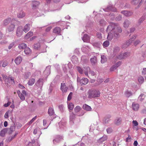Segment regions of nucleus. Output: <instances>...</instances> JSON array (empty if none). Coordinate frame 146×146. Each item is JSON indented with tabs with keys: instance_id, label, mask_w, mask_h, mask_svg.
I'll return each instance as SVG.
<instances>
[{
	"instance_id": "obj_8",
	"label": "nucleus",
	"mask_w": 146,
	"mask_h": 146,
	"mask_svg": "<svg viewBox=\"0 0 146 146\" xmlns=\"http://www.w3.org/2000/svg\"><path fill=\"white\" fill-rule=\"evenodd\" d=\"M15 25L11 23L10 25L8 26L6 30V33L13 32L15 28Z\"/></svg>"
},
{
	"instance_id": "obj_2",
	"label": "nucleus",
	"mask_w": 146,
	"mask_h": 146,
	"mask_svg": "<svg viewBox=\"0 0 146 146\" xmlns=\"http://www.w3.org/2000/svg\"><path fill=\"white\" fill-rule=\"evenodd\" d=\"M100 92L96 90H90L88 92L89 98L98 97L100 96Z\"/></svg>"
},
{
	"instance_id": "obj_54",
	"label": "nucleus",
	"mask_w": 146,
	"mask_h": 146,
	"mask_svg": "<svg viewBox=\"0 0 146 146\" xmlns=\"http://www.w3.org/2000/svg\"><path fill=\"white\" fill-rule=\"evenodd\" d=\"M107 139V137L106 136H104L101 138L100 139L101 141H104L106 140Z\"/></svg>"
},
{
	"instance_id": "obj_26",
	"label": "nucleus",
	"mask_w": 146,
	"mask_h": 146,
	"mask_svg": "<svg viewBox=\"0 0 146 146\" xmlns=\"http://www.w3.org/2000/svg\"><path fill=\"white\" fill-rule=\"evenodd\" d=\"M61 29L59 27H56L53 30V32L55 33L60 34V32Z\"/></svg>"
},
{
	"instance_id": "obj_20",
	"label": "nucleus",
	"mask_w": 146,
	"mask_h": 146,
	"mask_svg": "<svg viewBox=\"0 0 146 146\" xmlns=\"http://www.w3.org/2000/svg\"><path fill=\"white\" fill-rule=\"evenodd\" d=\"M48 113L50 116L53 115L54 113V111L53 108L51 107H49Z\"/></svg>"
},
{
	"instance_id": "obj_9",
	"label": "nucleus",
	"mask_w": 146,
	"mask_h": 146,
	"mask_svg": "<svg viewBox=\"0 0 146 146\" xmlns=\"http://www.w3.org/2000/svg\"><path fill=\"white\" fill-rule=\"evenodd\" d=\"M11 21V18H7L4 19L2 23V25L3 26H6Z\"/></svg>"
},
{
	"instance_id": "obj_56",
	"label": "nucleus",
	"mask_w": 146,
	"mask_h": 146,
	"mask_svg": "<svg viewBox=\"0 0 146 146\" xmlns=\"http://www.w3.org/2000/svg\"><path fill=\"white\" fill-rule=\"evenodd\" d=\"M78 72L82 74L83 73V70L82 68L79 66L77 67Z\"/></svg>"
},
{
	"instance_id": "obj_59",
	"label": "nucleus",
	"mask_w": 146,
	"mask_h": 146,
	"mask_svg": "<svg viewBox=\"0 0 146 146\" xmlns=\"http://www.w3.org/2000/svg\"><path fill=\"white\" fill-rule=\"evenodd\" d=\"M122 17L121 15H119L117 17L115 18V20L117 21H119L121 20Z\"/></svg>"
},
{
	"instance_id": "obj_3",
	"label": "nucleus",
	"mask_w": 146,
	"mask_h": 146,
	"mask_svg": "<svg viewBox=\"0 0 146 146\" xmlns=\"http://www.w3.org/2000/svg\"><path fill=\"white\" fill-rule=\"evenodd\" d=\"M130 55V53L129 52H125L123 53H120L117 55L116 56L115 58L119 60H122L129 57Z\"/></svg>"
},
{
	"instance_id": "obj_50",
	"label": "nucleus",
	"mask_w": 146,
	"mask_h": 146,
	"mask_svg": "<svg viewBox=\"0 0 146 146\" xmlns=\"http://www.w3.org/2000/svg\"><path fill=\"white\" fill-rule=\"evenodd\" d=\"M109 45V42L108 41H105L103 43V45L104 47H107Z\"/></svg>"
},
{
	"instance_id": "obj_42",
	"label": "nucleus",
	"mask_w": 146,
	"mask_h": 146,
	"mask_svg": "<svg viewBox=\"0 0 146 146\" xmlns=\"http://www.w3.org/2000/svg\"><path fill=\"white\" fill-rule=\"evenodd\" d=\"M68 108L69 110H72L74 108V105L72 103H70L68 105Z\"/></svg>"
},
{
	"instance_id": "obj_62",
	"label": "nucleus",
	"mask_w": 146,
	"mask_h": 146,
	"mask_svg": "<svg viewBox=\"0 0 146 146\" xmlns=\"http://www.w3.org/2000/svg\"><path fill=\"white\" fill-rule=\"evenodd\" d=\"M106 131L108 133H111L112 131V130L111 128H108L107 129Z\"/></svg>"
},
{
	"instance_id": "obj_35",
	"label": "nucleus",
	"mask_w": 146,
	"mask_h": 146,
	"mask_svg": "<svg viewBox=\"0 0 146 146\" xmlns=\"http://www.w3.org/2000/svg\"><path fill=\"white\" fill-rule=\"evenodd\" d=\"M125 95L127 97H129L132 95V93L131 91L127 90L125 92Z\"/></svg>"
},
{
	"instance_id": "obj_5",
	"label": "nucleus",
	"mask_w": 146,
	"mask_h": 146,
	"mask_svg": "<svg viewBox=\"0 0 146 146\" xmlns=\"http://www.w3.org/2000/svg\"><path fill=\"white\" fill-rule=\"evenodd\" d=\"M144 0H132L131 3L133 5L137 6V7L139 8L141 5Z\"/></svg>"
},
{
	"instance_id": "obj_47",
	"label": "nucleus",
	"mask_w": 146,
	"mask_h": 146,
	"mask_svg": "<svg viewBox=\"0 0 146 146\" xmlns=\"http://www.w3.org/2000/svg\"><path fill=\"white\" fill-rule=\"evenodd\" d=\"M100 45V43L99 42H95L93 43V46L95 47H99Z\"/></svg>"
},
{
	"instance_id": "obj_34",
	"label": "nucleus",
	"mask_w": 146,
	"mask_h": 146,
	"mask_svg": "<svg viewBox=\"0 0 146 146\" xmlns=\"http://www.w3.org/2000/svg\"><path fill=\"white\" fill-rule=\"evenodd\" d=\"M101 62L102 63H104L107 61V59L106 56L104 55L101 56Z\"/></svg>"
},
{
	"instance_id": "obj_1",
	"label": "nucleus",
	"mask_w": 146,
	"mask_h": 146,
	"mask_svg": "<svg viewBox=\"0 0 146 146\" xmlns=\"http://www.w3.org/2000/svg\"><path fill=\"white\" fill-rule=\"evenodd\" d=\"M106 31L107 32H112L114 37L118 38L120 36L119 33H121L122 30L118 24L112 23L108 27Z\"/></svg>"
},
{
	"instance_id": "obj_48",
	"label": "nucleus",
	"mask_w": 146,
	"mask_h": 146,
	"mask_svg": "<svg viewBox=\"0 0 146 146\" xmlns=\"http://www.w3.org/2000/svg\"><path fill=\"white\" fill-rule=\"evenodd\" d=\"M15 44V42H13L10 43L8 47V49L10 50L14 46Z\"/></svg>"
},
{
	"instance_id": "obj_44",
	"label": "nucleus",
	"mask_w": 146,
	"mask_h": 146,
	"mask_svg": "<svg viewBox=\"0 0 146 146\" xmlns=\"http://www.w3.org/2000/svg\"><path fill=\"white\" fill-rule=\"evenodd\" d=\"M6 132V130L4 129L2 130L0 132V135L1 136L3 137L5 134Z\"/></svg>"
},
{
	"instance_id": "obj_55",
	"label": "nucleus",
	"mask_w": 146,
	"mask_h": 146,
	"mask_svg": "<svg viewBox=\"0 0 146 146\" xmlns=\"http://www.w3.org/2000/svg\"><path fill=\"white\" fill-rule=\"evenodd\" d=\"M117 68L114 65H113L110 69V71H113L117 69Z\"/></svg>"
},
{
	"instance_id": "obj_31",
	"label": "nucleus",
	"mask_w": 146,
	"mask_h": 146,
	"mask_svg": "<svg viewBox=\"0 0 146 146\" xmlns=\"http://www.w3.org/2000/svg\"><path fill=\"white\" fill-rule=\"evenodd\" d=\"M146 18V13H144L143 16L138 21V23L140 24Z\"/></svg>"
},
{
	"instance_id": "obj_4",
	"label": "nucleus",
	"mask_w": 146,
	"mask_h": 146,
	"mask_svg": "<svg viewBox=\"0 0 146 146\" xmlns=\"http://www.w3.org/2000/svg\"><path fill=\"white\" fill-rule=\"evenodd\" d=\"M17 93L19 97L22 101L25 100V96L27 95V93L25 90H23L22 92V93H21L19 90H18Z\"/></svg>"
},
{
	"instance_id": "obj_18",
	"label": "nucleus",
	"mask_w": 146,
	"mask_h": 146,
	"mask_svg": "<svg viewBox=\"0 0 146 146\" xmlns=\"http://www.w3.org/2000/svg\"><path fill=\"white\" fill-rule=\"evenodd\" d=\"M40 4V2L39 1H33L32 8L34 9L36 8Z\"/></svg>"
},
{
	"instance_id": "obj_60",
	"label": "nucleus",
	"mask_w": 146,
	"mask_h": 146,
	"mask_svg": "<svg viewBox=\"0 0 146 146\" xmlns=\"http://www.w3.org/2000/svg\"><path fill=\"white\" fill-rule=\"evenodd\" d=\"M75 118V115L73 113H72L70 114V119H71L72 120L73 119Z\"/></svg>"
},
{
	"instance_id": "obj_61",
	"label": "nucleus",
	"mask_w": 146,
	"mask_h": 146,
	"mask_svg": "<svg viewBox=\"0 0 146 146\" xmlns=\"http://www.w3.org/2000/svg\"><path fill=\"white\" fill-rule=\"evenodd\" d=\"M8 64V62H7V61H4L2 66L3 67H5Z\"/></svg>"
},
{
	"instance_id": "obj_38",
	"label": "nucleus",
	"mask_w": 146,
	"mask_h": 146,
	"mask_svg": "<svg viewBox=\"0 0 146 146\" xmlns=\"http://www.w3.org/2000/svg\"><path fill=\"white\" fill-rule=\"evenodd\" d=\"M40 47V44L39 43L35 44L34 45L33 48L36 50L39 49Z\"/></svg>"
},
{
	"instance_id": "obj_21",
	"label": "nucleus",
	"mask_w": 146,
	"mask_h": 146,
	"mask_svg": "<svg viewBox=\"0 0 146 146\" xmlns=\"http://www.w3.org/2000/svg\"><path fill=\"white\" fill-rule=\"evenodd\" d=\"M130 21L127 19L125 20L123 23V27L125 28H127L130 24Z\"/></svg>"
},
{
	"instance_id": "obj_14",
	"label": "nucleus",
	"mask_w": 146,
	"mask_h": 146,
	"mask_svg": "<svg viewBox=\"0 0 146 146\" xmlns=\"http://www.w3.org/2000/svg\"><path fill=\"white\" fill-rule=\"evenodd\" d=\"M82 39L84 42H88L90 41V37L88 35L85 34L82 37Z\"/></svg>"
},
{
	"instance_id": "obj_45",
	"label": "nucleus",
	"mask_w": 146,
	"mask_h": 146,
	"mask_svg": "<svg viewBox=\"0 0 146 146\" xmlns=\"http://www.w3.org/2000/svg\"><path fill=\"white\" fill-rule=\"evenodd\" d=\"M81 109V108L80 106H77L74 108V110L75 112H78L80 111Z\"/></svg>"
},
{
	"instance_id": "obj_46",
	"label": "nucleus",
	"mask_w": 146,
	"mask_h": 146,
	"mask_svg": "<svg viewBox=\"0 0 146 146\" xmlns=\"http://www.w3.org/2000/svg\"><path fill=\"white\" fill-rule=\"evenodd\" d=\"M68 66L66 64L65 65H62V68L63 70L65 72H66L68 70L67 67Z\"/></svg>"
},
{
	"instance_id": "obj_33",
	"label": "nucleus",
	"mask_w": 146,
	"mask_h": 146,
	"mask_svg": "<svg viewBox=\"0 0 146 146\" xmlns=\"http://www.w3.org/2000/svg\"><path fill=\"white\" fill-rule=\"evenodd\" d=\"M27 45L25 43H21L18 46V47L20 49H22L25 48H26Z\"/></svg>"
},
{
	"instance_id": "obj_15",
	"label": "nucleus",
	"mask_w": 146,
	"mask_h": 146,
	"mask_svg": "<svg viewBox=\"0 0 146 146\" xmlns=\"http://www.w3.org/2000/svg\"><path fill=\"white\" fill-rule=\"evenodd\" d=\"M43 84V80L42 79H40L36 82L35 84L38 87L40 88H42Z\"/></svg>"
},
{
	"instance_id": "obj_17",
	"label": "nucleus",
	"mask_w": 146,
	"mask_h": 146,
	"mask_svg": "<svg viewBox=\"0 0 146 146\" xmlns=\"http://www.w3.org/2000/svg\"><path fill=\"white\" fill-rule=\"evenodd\" d=\"M31 27V25L30 24L28 23L26 24L24 27L23 29L24 32L25 33L29 31Z\"/></svg>"
},
{
	"instance_id": "obj_22",
	"label": "nucleus",
	"mask_w": 146,
	"mask_h": 146,
	"mask_svg": "<svg viewBox=\"0 0 146 146\" xmlns=\"http://www.w3.org/2000/svg\"><path fill=\"white\" fill-rule=\"evenodd\" d=\"M121 13L127 17L130 16L132 14L131 12L127 11H122Z\"/></svg>"
},
{
	"instance_id": "obj_37",
	"label": "nucleus",
	"mask_w": 146,
	"mask_h": 146,
	"mask_svg": "<svg viewBox=\"0 0 146 146\" xmlns=\"http://www.w3.org/2000/svg\"><path fill=\"white\" fill-rule=\"evenodd\" d=\"M106 22L103 19L100 20L99 22V24L100 26H104L106 23Z\"/></svg>"
},
{
	"instance_id": "obj_16",
	"label": "nucleus",
	"mask_w": 146,
	"mask_h": 146,
	"mask_svg": "<svg viewBox=\"0 0 146 146\" xmlns=\"http://www.w3.org/2000/svg\"><path fill=\"white\" fill-rule=\"evenodd\" d=\"M139 108V105L137 103L135 102L133 103L132 104V108L135 111H137Z\"/></svg>"
},
{
	"instance_id": "obj_64",
	"label": "nucleus",
	"mask_w": 146,
	"mask_h": 146,
	"mask_svg": "<svg viewBox=\"0 0 146 146\" xmlns=\"http://www.w3.org/2000/svg\"><path fill=\"white\" fill-rule=\"evenodd\" d=\"M9 111H7L5 113V115L4 117L5 118H7L9 117Z\"/></svg>"
},
{
	"instance_id": "obj_41",
	"label": "nucleus",
	"mask_w": 146,
	"mask_h": 146,
	"mask_svg": "<svg viewBox=\"0 0 146 146\" xmlns=\"http://www.w3.org/2000/svg\"><path fill=\"white\" fill-rule=\"evenodd\" d=\"M138 80L140 84H142L144 82V79L142 76H139L138 77Z\"/></svg>"
},
{
	"instance_id": "obj_53",
	"label": "nucleus",
	"mask_w": 146,
	"mask_h": 146,
	"mask_svg": "<svg viewBox=\"0 0 146 146\" xmlns=\"http://www.w3.org/2000/svg\"><path fill=\"white\" fill-rule=\"evenodd\" d=\"M122 62L121 61H119L115 64L114 65L117 68L120 66Z\"/></svg>"
},
{
	"instance_id": "obj_10",
	"label": "nucleus",
	"mask_w": 146,
	"mask_h": 146,
	"mask_svg": "<svg viewBox=\"0 0 146 146\" xmlns=\"http://www.w3.org/2000/svg\"><path fill=\"white\" fill-rule=\"evenodd\" d=\"M27 146H40L39 141L37 140L36 142L35 140L33 139L32 140L31 143L30 142Z\"/></svg>"
},
{
	"instance_id": "obj_6",
	"label": "nucleus",
	"mask_w": 146,
	"mask_h": 146,
	"mask_svg": "<svg viewBox=\"0 0 146 146\" xmlns=\"http://www.w3.org/2000/svg\"><path fill=\"white\" fill-rule=\"evenodd\" d=\"M77 82L78 83H79L81 85H82L83 84H87L88 82V80L87 78H84L80 79V78L78 77Z\"/></svg>"
},
{
	"instance_id": "obj_30",
	"label": "nucleus",
	"mask_w": 146,
	"mask_h": 146,
	"mask_svg": "<svg viewBox=\"0 0 146 146\" xmlns=\"http://www.w3.org/2000/svg\"><path fill=\"white\" fill-rule=\"evenodd\" d=\"M120 48L117 46L115 47L113 50V53L114 55H115L120 51Z\"/></svg>"
},
{
	"instance_id": "obj_25",
	"label": "nucleus",
	"mask_w": 146,
	"mask_h": 146,
	"mask_svg": "<svg viewBox=\"0 0 146 146\" xmlns=\"http://www.w3.org/2000/svg\"><path fill=\"white\" fill-rule=\"evenodd\" d=\"M137 36L136 35H134L129 40H127V42L128 43V44L129 45L132 43V42L134 40L136 37Z\"/></svg>"
},
{
	"instance_id": "obj_40",
	"label": "nucleus",
	"mask_w": 146,
	"mask_h": 146,
	"mask_svg": "<svg viewBox=\"0 0 146 146\" xmlns=\"http://www.w3.org/2000/svg\"><path fill=\"white\" fill-rule=\"evenodd\" d=\"M33 35V33L31 31H30L26 35L25 37L26 38H28L30 37H31Z\"/></svg>"
},
{
	"instance_id": "obj_27",
	"label": "nucleus",
	"mask_w": 146,
	"mask_h": 146,
	"mask_svg": "<svg viewBox=\"0 0 146 146\" xmlns=\"http://www.w3.org/2000/svg\"><path fill=\"white\" fill-rule=\"evenodd\" d=\"M25 13L22 11H20L17 14V17L19 18H21L25 16Z\"/></svg>"
},
{
	"instance_id": "obj_32",
	"label": "nucleus",
	"mask_w": 146,
	"mask_h": 146,
	"mask_svg": "<svg viewBox=\"0 0 146 146\" xmlns=\"http://www.w3.org/2000/svg\"><path fill=\"white\" fill-rule=\"evenodd\" d=\"M24 52L26 54L29 55L31 53V49L29 47H26L25 49Z\"/></svg>"
},
{
	"instance_id": "obj_43",
	"label": "nucleus",
	"mask_w": 146,
	"mask_h": 146,
	"mask_svg": "<svg viewBox=\"0 0 146 146\" xmlns=\"http://www.w3.org/2000/svg\"><path fill=\"white\" fill-rule=\"evenodd\" d=\"M15 129V124H13L10 128V129L11 132L14 131Z\"/></svg>"
},
{
	"instance_id": "obj_13",
	"label": "nucleus",
	"mask_w": 146,
	"mask_h": 146,
	"mask_svg": "<svg viewBox=\"0 0 146 146\" xmlns=\"http://www.w3.org/2000/svg\"><path fill=\"white\" fill-rule=\"evenodd\" d=\"M22 60V58L20 56H18L15 60L14 61L17 65L20 64Z\"/></svg>"
},
{
	"instance_id": "obj_19",
	"label": "nucleus",
	"mask_w": 146,
	"mask_h": 146,
	"mask_svg": "<svg viewBox=\"0 0 146 146\" xmlns=\"http://www.w3.org/2000/svg\"><path fill=\"white\" fill-rule=\"evenodd\" d=\"M121 122V119L120 117L117 118L114 120V123L116 125H118L120 124Z\"/></svg>"
},
{
	"instance_id": "obj_12",
	"label": "nucleus",
	"mask_w": 146,
	"mask_h": 146,
	"mask_svg": "<svg viewBox=\"0 0 146 146\" xmlns=\"http://www.w3.org/2000/svg\"><path fill=\"white\" fill-rule=\"evenodd\" d=\"M62 137L60 135H56L55 139L53 140V143L54 144H56L57 143H59L63 139Z\"/></svg>"
},
{
	"instance_id": "obj_29",
	"label": "nucleus",
	"mask_w": 146,
	"mask_h": 146,
	"mask_svg": "<svg viewBox=\"0 0 146 146\" xmlns=\"http://www.w3.org/2000/svg\"><path fill=\"white\" fill-rule=\"evenodd\" d=\"M83 108L84 110L88 111H90L92 110L91 107L86 104H84L83 105Z\"/></svg>"
},
{
	"instance_id": "obj_7",
	"label": "nucleus",
	"mask_w": 146,
	"mask_h": 146,
	"mask_svg": "<svg viewBox=\"0 0 146 146\" xmlns=\"http://www.w3.org/2000/svg\"><path fill=\"white\" fill-rule=\"evenodd\" d=\"M23 27L22 26L18 27L17 29L16 33L17 36L20 37L23 34Z\"/></svg>"
},
{
	"instance_id": "obj_39",
	"label": "nucleus",
	"mask_w": 146,
	"mask_h": 146,
	"mask_svg": "<svg viewBox=\"0 0 146 146\" xmlns=\"http://www.w3.org/2000/svg\"><path fill=\"white\" fill-rule=\"evenodd\" d=\"M106 10H107V11H116V9H113L112 7V6H109V7H108L107 8V9H104V10L105 11H106Z\"/></svg>"
},
{
	"instance_id": "obj_24",
	"label": "nucleus",
	"mask_w": 146,
	"mask_h": 146,
	"mask_svg": "<svg viewBox=\"0 0 146 146\" xmlns=\"http://www.w3.org/2000/svg\"><path fill=\"white\" fill-rule=\"evenodd\" d=\"M50 66H48L46 67L45 70L44 72V74L48 76L49 75L50 73Z\"/></svg>"
},
{
	"instance_id": "obj_23",
	"label": "nucleus",
	"mask_w": 146,
	"mask_h": 146,
	"mask_svg": "<svg viewBox=\"0 0 146 146\" xmlns=\"http://www.w3.org/2000/svg\"><path fill=\"white\" fill-rule=\"evenodd\" d=\"M114 36L113 33L112 32H108L107 39L108 40H111Z\"/></svg>"
},
{
	"instance_id": "obj_11",
	"label": "nucleus",
	"mask_w": 146,
	"mask_h": 146,
	"mask_svg": "<svg viewBox=\"0 0 146 146\" xmlns=\"http://www.w3.org/2000/svg\"><path fill=\"white\" fill-rule=\"evenodd\" d=\"M68 89V88L66 86L65 83H61L60 89L62 90L63 94L66 93Z\"/></svg>"
},
{
	"instance_id": "obj_52",
	"label": "nucleus",
	"mask_w": 146,
	"mask_h": 146,
	"mask_svg": "<svg viewBox=\"0 0 146 146\" xmlns=\"http://www.w3.org/2000/svg\"><path fill=\"white\" fill-rule=\"evenodd\" d=\"M37 117V116H36L34 117H33L30 121H29L28 123L29 125H30L32 124L35 120L36 118Z\"/></svg>"
},
{
	"instance_id": "obj_57",
	"label": "nucleus",
	"mask_w": 146,
	"mask_h": 146,
	"mask_svg": "<svg viewBox=\"0 0 146 146\" xmlns=\"http://www.w3.org/2000/svg\"><path fill=\"white\" fill-rule=\"evenodd\" d=\"M31 75V73L30 72H27L25 74V78H27Z\"/></svg>"
},
{
	"instance_id": "obj_63",
	"label": "nucleus",
	"mask_w": 146,
	"mask_h": 146,
	"mask_svg": "<svg viewBox=\"0 0 146 146\" xmlns=\"http://www.w3.org/2000/svg\"><path fill=\"white\" fill-rule=\"evenodd\" d=\"M58 108L61 111H63L64 106L63 105H61L59 106Z\"/></svg>"
},
{
	"instance_id": "obj_28",
	"label": "nucleus",
	"mask_w": 146,
	"mask_h": 146,
	"mask_svg": "<svg viewBox=\"0 0 146 146\" xmlns=\"http://www.w3.org/2000/svg\"><path fill=\"white\" fill-rule=\"evenodd\" d=\"M35 79L31 78L29 80L28 84L30 86H32L35 82Z\"/></svg>"
},
{
	"instance_id": "obj_51",
	"label": "nucleus",
	"mask_w": 146,
	"mask_h": 146,
	"mask_svg": "<svg viewBox=\"0 0 146 146\" xmlns=\"http://www.w3.org/2000/svg\"><path fill=\"white\" fill-rule=\"evenodd\" d=\"M129 45L128 44V43L126 41V42H125L122 45V47L123 48H125L127 47Z\"/></svg>"
},
{
	"instance_id": "obj_49",
	"label": "nucleus",
	"mask_w": 146,
	"mask_h": 146,
	"mask_svg": "<svg viewBox=\"0 0 146 146\" xmlns=\"http://www.w3.org/2000/svg\"><path fill=\"white\" fill-rule=\"evenodd\" d=\"M59 125L60 128L62 129L64 128V123H63L62 122H60L59 123Z\"/></svg>"
},
{
	"instance_id": "obj_58",
	"label": "nucleus",
	"mask_w": 146,
	"mask_h": 146,
	"mask_svg": "<svg viewBox=\"0 0 146 146\" xmlns=\"http://www.w3.org/2000/svg\"><path fill=\"white\" fill-rule=\"evenodd\" d=\"M72 92H71L70 93V94H69V95H68V98H67L68 101H69L71 100V98H72Z\"/></svg>"
},
{
	"instance_id": "obj_36",
	"label": "nucleus",
	"mask_w": 146,
	"mask_h": 146,
	"mask_svg": "<svg viewBox=\"0 0 146 146\" xmlns=\"http://www.w3.org/2000/svg\"><path fill=\"white\" fill-rule=\"evenodd\" d=\"M90 61L92 64H95L97 62V58L96 56L90 59Z\"/></svg>"
}]
</instances>
